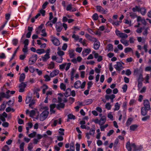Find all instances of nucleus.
Returning <instances> with one entry per match:
<instances>
[{"mask_svg":"<svg viewBox=\"0 0 151 151\" xmlns=\"http://www.w3.org/2000/svg\"><path fill=\"white\" fill-rule=\"evenodd\" d=\"M70 150L71 151H75V147L74 146V143H72L70 144Z\"/></svg>","mask_w":151,"mask_h":151,"instance_id":"62","label":"nucleus"},{"mask_svg":"<svg viewBox=\"0 0 151 151\" xmlns=\"http://www.w3.org/2000/svg\"><path fill=\"white\" fill-rule=\"evenodd\" d=\"M68 52L70 58H73L75 56L74 50L72 49H70L68 50Z\"/></svg>","mask_w":151,"mask_h":151,"instance_id":"22","label":"nucleus"},{"mask_svg":"<svg viewBox=\"0 0 151 151\" xmlns=\"http://www.w3.org/2000/svg\"><path fill=\"white\" fill-rule=\"evenodd\" d=\"M143 148L141 145H136L134 143H133V151H140Z\"/></svg>","mask_w":151,"mask_h":151,"instance_id":"15","label":"nucleus"},{"mask_svg":"<svg viewBox=\"0 0 151 151\" xmlns=\"http://www.w3.org/2000/svg\"><path fill=\"white\" fill-rule=\"evenodd\" d=\"M59 73V71L58 70L55 69L50 73V75L51 77L52 78L58 75Z\"/></svg>","mask_w":151,"mask_h":151,"instance_id":"19","label":"nucleus"},{"mask_svg":"<svg viewBox=\"0 0 151 151\" xmlns=\"http://www.w3.org/2000/svg\"><path fill=\"white\" fill-rule=\"evenodd\" d=\"M42 88H43L42 93L45 94L46 91L48 89V87L47 85L45 84L43 86Z\"/></svg>","mask_w":151,"mask_h":151,"instance_id":"46","label":"nucleus"},{"mask_svg":"<svg viewBox=\"0 0 151 151\" xmlns=\"http://www.w3.org/2000/svg\"><path fill=\"white\" fill-rule=\"evenodd\" d=\"M91 52V49L89 48L83 50L82 52V55L83 57H85L87 55Z\"/></svg>","mask_w":151,"mask_h":151,"instance_id":"21","label":"nucleus"},{"mask_svg":"<svg viewBox=\"0 0 151 151\" xmlns=\"http://www.w3.org/2000/svg\"><path fill=\"white\" fill-rule=\"evenodd\" d=\"M65 91L64 95L65 97H67L71 95V90L70 88H68Z\"/></svg>","mask_w":151,"mask_h":151,"instance_id":"27","label":"nucleus"},{"mask_svg":"<svg viewBox=\"0 0 151 151\" xmlns=\"http://www.w3.org/2000/svg\"><path fill=\"white\" fill-rule=\"evenodd\" d=\"M93 100L91 99H87L85 101V103L86 105H89L91 104L93 102Z\"/></svg>","mask_w":151,"mask_h":151,"instance_id":"43","label":"nucleus"},{"mask_svg":"<svg viewBox=\"0 0 151 151\" xmlns=\"http://www.w3.org/2000/svg\"><path fill=\"white\" fill-rule=\"evenodd\" d=\"M64 129H63L60 128L59 129V134L60 135H64Z\"/></svg>","mask_w":151,"mask_h":151,"instance_id":"50","label":"nucleus"},{"mask_svg":"<svg viewBox=\"0 0 151 151\" xmlns=\"http://www.w3.org/2000/svg\"><path fill=\"white\" fill-rule=\"evenodd\" d=\"M65 104L63 103H60L57 105V108L58 109H60L61 108H63Z\"/></svg>","mask_w":151,"mask_h":151,"instance_id":"39","label":"nucleus"},{"mask_svg":"<svg viewBox=\"0 0 151 151\" xmlns=\"http://www.w3.org/2000/svg\"><path fill=\"white\" fill-rule=\"evenodd\" d=\"M91 41L94 42L93 44V48L96 50H98L100 46V42L96 38H92V40H91Z\"/></svg>","mask_w":151,"mask_h":151,"instance_id":"7","label":"nucleus"},{"mask_svg":"<svg viewBox=\"0 0 151 151\" xmlns=\"http://www.w3.org/2000/svg\"><path fill=\"white\" fill-rule=\"evenodd\" d=\"M63 58L62 57H60V58H57V59L56 60V62L58 63H61L63 62Z\"/></svg>","mask_w":151,"mask_h":151,"instance_id":"57","label":"nucleus"},{"mask_svg":"<svg viewBox=\"0 0 151 151\" xmlns=\"http://www.w3.org/2000/svg\"><path fill=\"white\" fill-rule=\"evenodd\" d=\"M114 68L117 71H120L124 68L120 62H117L116 64L114 65Z\"/></svg>","mask_w":151,"mask_h":151,"instance_id":"12","label":"nucleus"},{"mask_svg":"<svg viewBox=\"0 0 151 151\" xmlns=\"http://www.w3.org/2000/svg\"><path fill=\"white\" fill-rule=\"evenodd\" d=\"M32 94H29L26 97L25 102L26 104H29V106L32 109L33 108V106L35 103V100L34 99H32Z\"/></svg>","mask_w":151,"mask_h":151,"instance_id":"2","label":"nucleus"},{"mask_svg":"<svg viewBox=\"0 0 151 151\" xmlns=\"http://www.w3.org/2000/svg\"><path fill=\"white\" fill-rule=\"evenodd\" d=\"M95 130V128L91 129H90V132H89L87 133H88L90 135L93 136L94 135Z\"/></svg>","mask_w":151,"mask_h":151,"instance_id":"38","label":"nucleus"},{"mask_svg":"<svg viewBox=\"0 0 151 151\" xmlns=\"http://www.w3.org/2000/svg\"><path fill=\"white\" fill-rule=\"evenodd\" d=\"M60 88L61 90L65 91L66 89V85L63 83H61L60 85Z\"/></svg>","mask_w":151,"mask_h":151,"instance_id":"34","label":"nucleus"},{"mask_svg":"<svg viewBox=\"0 0 151 151\" xmlns=\"http://www.w3.org/2000/svg\"><path fill=\"white\" fill-rule=\"evenodd\" d=\"M6 111L7 112H9L11 111L12 112H14L15 111V109H14L13 108H11L10 107H8L6 109Z\"/></svg>","mask_w":151,"mask_h":151,"instance_id":"44","label":"nucleus"},{"mask_svg":"<svg viewBox=\"0 0 151 151\" xmlns=\"http://www.w3.org/2000/svg\"><path fill=\"white\" fill-rule=\"evenodd\" d=\"M52 121H53V122H52V121H51L52 122L51 126L52 127L56 126L58 123L59 124H61V122L60 119H59L58 120H55Z\"/></svg>","mask_w":151,"mask_h":151,"instance_id":"20","label":"nucleus"},{"mask_svg":"<svg viewBox=\"0 0 151 151\" xmlns=\"http://www.w3.org/2000/svg\"><path fill=\"white\" fill-rule=\"evenodd\" d=\"M66 9L67 11L70 12H75L76 11V9L72 7L71 4H70L66 7Z\"/></svg>","mask_w":151,"mask_h":151,"instance_id":"13","label":"nucleus"},{"mask_svg":"<svg viewBox=\"0 0 151 151\" xmlns=\"http://www.w3.org/2000/svg\"><path fill=\"white\" fill-rule=\"evenodd\" d=\"M109 22L111 23L113 25H115L116 26H118L119 25L120 22L119 21H116L112 22H111L110 20L109 21Z\"/></svg>","mask_w":151,"mask_h":151,"instance_id":"45","label":"nucleus"},{"mask_svg":"<svg viewBox=\"0 0 151 151\" xmlns=\"http://www.w3.org/2000/svg\"><path fill=\"white\" fill-rule=\"evenodd\" d=\"M34 147L32 143H30L28 145V150H32Z\"/></svg>","mask_w":151,"mask_h":151,"instance_id":"58","label":"nucleus"},{"mask_svg":"<svg viewBox=\"0 0 151 151\" xmlns=\"http://www.w3.org/2000/svg\"><path fill=\"white\" fill-rule=\"evenodd\" d=\"M137 78L138 82H142L144 80V78L143 77V74L137 76Z\"/></svg>","mask_w":151,"mask_h":151,"instance_id":"33","label":"nucleus"},{"mask_svg":"<svg viewBox=\"0 0 151 151\" xmlns=\"http://www.w3.org/2000/svg\"><path fill=\"white\" fill-rule=\"evenodd\" d=\"M37 59V54H34L29 58V62L30 65H32L35 63Z\"/></svg>","mask_w":151,"mask_h":151,"instance_id":"9","label":"nucleus"},{"mask_svg":"<svg viewBox=\"0 0 151 151\" xmlns=\"http://www.w3.org/2000/svg\"><path fill=\"white\" fill-rule=\"evenodd\" d=\"M39 13H40V15L41 14L44 17L45 15V11L43 9H41L40 10Z\"/></svg>","mask_w":151,"mask_h":151,"instance_id":"61","label":"nucleus"},{"mask_svg":"<svg viewBox=\"0 0 151 151\" xmlns=\"http://www.w3.org/2000/svg\"><path fill=\"white\" fill-rule=\"evenodd\" d=\"M22 51L24 52V54L27 55V52H28V47L24 46V48H23Z\"/></svg>","mask_w":151,"mask_h":151,"instance_id":"42","label":"nucleus"},{"mask_svg":"<svg viewBox=\"0 0 151 151\" xmlns=\"http://www.w3.org/2000/svg\"><path fill=\"white\" fill-rule=\"evenodd\" d=\"M132 121V119L130 118L128 119L126 125L127 126H129L131 124Z\"/></svg>","mask_w":151,"mask_h":151,"instance_id":"49","label":"nucleus"},{"mask_svg":"<svg viewBox=\"0 0 151 151\" xmlns=\"http://www.w3.org/2000/svg\"><path fill=\"white\" fill-rule=\"evenodd\" d=\"M51 77L50 76L48 75H45L44 76V78L45 79V81L46 82L50 81L51 80Z\"/></svg>","mask_w":151,"mask_h":151,"instance_id":"35","label":"nucleus"},{"mask_svg":"<svg viewBox=\"0 0 151 151\" xmlns=\"http://www.w3.org/2000/svg\"><path fill=\"white\" fill-rule=\"evenodd\" d=\"M27 86L26 82H22L19 85V92H24L25 91V88Z\"/></svg>","mask_w":151,"mask_h":151,"instance_id":"11","label":"nucleus"},{"mask_svg":"<svg viewBox=\"0 0 151 151\" xmlns=\"http://www.w3.org/2000/svg\"><path fill=\"white\" fill-rule=\"evenodd\" d=\"M55 63L54 62L51 61L48 65L47 68L49 69H52L55 68Z\"/></svg>","mask_w":151,"mask_h":151,"instance_id":"23","label":"nucleus"},{"mask_svg":"<svg viewBox=\"0 0 151 151\" xmlns=\"http://www.w3.org/2000/svg\"><path fill=\"white\" fill-rule=\"evenodd\" d=\"M120 107V105L118 102L116 103L114 105V111L118 110Z\"/></svg>","mask_w":151,"mask_h":151,"instance_id":"37","label":"nucleus"},{"mask_svg":"<svg viewBox=\"0 0 151 151\" xmlns=\"http://www.w3.org/2000/svg\"><path fill=\"white\" fill-rule=\"evenodd\" d=\"M12 116L11 114L7 115V114L5 112L0 114V119L3 122H5V118H7L9 120L11 119Z\"/></svg>","mask_w":151,"mask_h":151,"instance_id":"6","label":"nucleus"},{"mask_svg":"<svg viewBox=\"0 0 151 151\" xmlns=\"http://www.w3.org/2000/svg\"><path fill=\"white\" fill-rule=\"evenodd\" d=\"M126 147L128 151H132V148L129 141L127 142Z\"/></svg>","mask_w":151,"mask_h":151,"instance_id":"32","label":"nucleus"},{"mask_svg":"<svg viewBox=\"0 0 151 151\" xmlns=\"http://www.w3.org/2000/svg\"><path fill=\"white\" fill-rule=\"evenodd\" d=\"M68 119H75V116L72 114H69L68 115Z\"/></svg>","mask_w":151,"mask_h":151,"instance_id":"51","label":"nucleus"},{"mask_svg":"<svg viewBox=\"0 0 151 151\" xmlns=\"http://www.w3.org/2000/svg\"><path fill=\"white\" fill-rule=\"evenodd\" d=\"M97 11L103 14H106L107 12V9L105 10L100 6H96Z\"/></svg>","mask_w":151,"mask_h":151,"instance_id":"14","label":"nucleus"},{"mask_svg":"<svg viewBox=\"0 0 151 151\" xmlns=\"http://www.w3.org/2000/svg\"><path fill=\"white\" fill-rule=\"evenodd\" d=\"M25 77V75L24 73H22L20 75L19 80L20 82H22L24 80Z\"/></svg>","mask_w":151,"mask_h":151,"instance_id":"36","label":"nucleus"},{"mask_svg":"<svg viewBox=\"0 0 151 151\" xmlns=\"http://www.w3.org/2000/svg\"><path fill=\"white\" fill-rule=\"evenodd\" d=\"M107 116L111 120H113V116L112 115V112H110L108 114Z\"/></svg>","mask_w":151,"mask_h":151,"instance_id":"53","label":"nucleus"},{"mask_svg":"<svg viewBox=\"0 0 151 151\" xmlns=\"http://www.w3.org/2000/svg\"><path fill=\"white\" fill-rule=\"evenodd\" d=\"M93 121L96 124H99L100 126L103 125L106 121V117L105 116H103L101 117L99 120L98 119H95L93 120Z\"/></svg>","mask_w":151,"mask_h":151,"instance_id":"4","label":"nucleus"},{"mask_svg":"<svg viewBox=\"0 0 151 151\" xmlns=\"http://www.w3.org/2000/svg\"><path fill=\"white\" fill-rule=\"evenodd\" d=\"M143 105L144 107H143L147 109L151 110L150 103L148 100L145 99L144 101Z\"/></svg>","mask_w":151,"mask_h":151,"instance_id":"16","label":"nucleus"},{"mask_svg":"<svg viewBox=\"0 0 151 151\" xmlns=\"http://www.w3.org/2000/svg\"><path fill=\"white\" fill-rule=\"evenodd\" d=\"M120 34L119 37L122 39H126L128 37L127 35L125 33H121Z\"/></svg>","mask_w":151,"mask_h":151,"instance_id":"40","label":"nucleus"},{"mask_svg":"<svg viewBox=\"0 0 151 151\" xmlns=\"http://www.w3.org/2000/svg\"><path fill=\"white\" fill-rule=\"evenodd\" d=\"M99 18L98 15L96 13L93 14L92 16L93 19L95 21L97 20Z\"/></svg>","mask_w":151,"mask_h":151,"instance_id":"52","label":"nucleus"},{"mask_svg":"<svg viewBox=\"0 0 151 151\" xmlns=\"http://www.w3.org/2000/svg\"><path fill=\"white\" fill-rule=\"evenodd\" d=\"M139 12H140L142 15L144 16L146 13V10L144 7L140 8Z\"/></svg>","mask_w":151,"mask_h":151,"instance_id":"29","label":"nucleus"},{"mask_svg":"<svg viewBox=\"0 0 151 151\" xmlns=\"http://www.w3.org/2000/svg\"><path fill=\"white\" fill-rule=\"evenodd\" d=\"M34 68L32 66H30L29 67V70L30 72L32 73H33L35 70H36V69Z\"/></svg>","mask_w":151,"mask_h":151,"instance_id":"63","label":"nucleus"},{"mask_svg":"<svg viewBox=\"0 0 151 151\" xmlns=\"http://www.w3.org/2000/svg\"><path fill=\"white\" fill-rule=\"evenodd\" d=\"M51 40L53 44L55 46H58L60 44L59 40L53 36H50Z\"/></svg>","mask_w":151,"mask_h":151,"instance_id":"10","label":"nucleus"},{"mask_svg":"<svg viewBox=\"0 0 151 151\" xmlns=\"http://www.w3.org/2000/svg\"><path fill=\"white\" fill-rule=\"evenodd\" d=\"M150 110V109H147L145 108L144 107H142L141 108V114L143 116L146 115L147 114V111Z\"/></svg>","mask_w":151,"mask_h":151,"instance_id":"24","label":"nucleus"},{"mask_svg":"<svg viewBox=\"0 0 151 151\" xmlns=\"http://www.w3.org/2000/svg\"><path fill=\"white\" fill-rule=\"evenodd\" d=\"M29 43V40L27 39H25L23 42L24 47H27Z\"/></svg>","mask_w":151,"mask_h":151,"instance_id":"60","label":"nucleus"},{"mask_svg":"<svg viewBox=\"0 0 151 151\" xmlns=\"http://www.w3.org/2000/svg\"><path fill=\"white\" fill-rule=\"evenodd\" d=\"M18 40L17 39H14L12 41V43L14 46H16L18 43Z\"/></svg>","mask_w":151,"mask_h":151,"instance_id":"54","label":"nucleus"},{"mask_svg":"<svg viewBox=\"0 0 151 151\" xmlns=\"http://www.w3.org/2000/svg\"><path fill=\"white\" fill-rule=\"evenodd\" d=\"M55 28L57 32H61L63 28L62 24V23L60 22L57 23L56 24Z\"/></svg>","mask_w":151,"mask_h":151,"instance_id":"18","label":"nucleus"},{"mask_svg":"<svg viewBox=\"0 0 151 151\" xmlns=\"http://www.w3.org/2000/svg\"><path fill=\"white\" fill-rule=\"evenodd\" d=\"M140 9L139 6H136L134 7L133 8V11L134 12H139Z\"/></svg>","mask_w":151,"mask_h":151,"instance_id":"48","label":"nucleus"},{"mask_svg":"<svg viewBox=\"0 0 151 151\" xmlns=\"http://www.w3.org/2000/svg\"><path fill=\"white\" fill-rule=\"evenodd\" d=\"M33 126V124L31 122H28L27 123V127H26V129H29L31 128Z\"/></svg>","mask_w":151,"mask_h":151,"instance_id":"59","label":"nucleus"},{"mask_svg":"<svg viewBox=\"0 0 151 151\" xmlns=\"http://www.w3.org/2000/svg\"><path fill=\"white\" fill-rule=\"evenodd\" d=\"M49 113L48 111L47 110L44 111L42 112L40 115V120L41 121H43L45 120L47 117Z\"/></svg>","mask_w":151,"mask_h":151,"instance_id":"8","label":"nucleus"},{"mask_svg":"<svg viewBox=\"0 0 151 151\" xmlns=\"http://www.w3.org/2000/svg\"><path fill=\"white\" fill-rule=\"evenodd\" d=\"M143 71L142 70L136 69L134 70V75L137 77L140 75L143 74Z\"/></svg>","mask_w":151,"mask_h":151,"instance_id":"17","label":"nucleus"},{"mask_svg":"<svg viewBox=\"0 0 151 151\" xmlns=\"http://www.w3.org/2000/svg\"><path fill=\"white\" fill-rule=\"evenodd\" d=\"M86 84L85 81L83 82L81 84V81L79 80L76 81L74 83V87L76 89L80 88L81 89L83 88L85 86Z\"/></svg>","mask_w":151,"mask_h":151,"instance_id":"3","label":"nucleus"},{"mask_svg":"<svg viewBox=\"0 0 151 151\" xmlns=\"http://www.w3.org/2000/svg\"><path fill=\"white\" fill-rule=\"evenodd\" d=\"M42 34H41L42 36L43 37H46L47 35V34L45 32V29H42L41 31Z\"/></svg>","mask_w":151,"mask_h":151,"instance_id":"56","label":"nucleus"},{"mask_svg":"<svg viewBox=\"0 0 151 151\" xmlns=\"http://www.w3.org/2000/svg\"><path fill=\"white\" fill-rule=\"evenodd\" d=\"M43 24H41L38 28L36 29V33L37 34H39L40 33L42 29L43 28Z\"/></svg>","mask_w":151,"mask_h":151,"instance_id":"28","label":"nucleus"},{"mask_svg":"<svg viewBox=\"0 0 151 151\" xmlns=\"http://www.w3.org/2000/svg\"><path fill=\"white\" fill-rule=\"evenodd\" d=\"M120 41L122 44L126 46L129 45V42L126 40L122 39L120 40Z\"/></svg>","mask_w":151,"mask_h":151,"instance_id":"31","label":"nucleus"},{"mask_svg":"<svg viewBox=\"0 0 151 151\" xmlns=\"http://www.w3.org/2000/svg\"><path fill=\"white\" fill-rule=\"evenodd\" d=\"M57 50V53L58 55L60 57H62L65 54L64 52L61 50V48L59 47H58Z\"/></svg>","mask_w":151,"mask_h":151,"instance_id":"25","label":"nucleus"},{"mask_svg":"<svg viewBox=\"0 0 151 151\" xmlns=\"http://www.w3.org/2000/svg\"><path fill=\"white\" fill-rule=\"evenodd\" d=\"M50 57V55L45 54L44 56H42L41 57V59L43 61L46 62Z\"/></svg>","mask_w":151,"mask_h":151,"instance_id":"26","label":"nucleus"},{"mask_svg":"<svg viewBox=\"0 0 151 151\" xmlns=\"http://www.w3.org/2000/svg\"><path fill=\"white\" fill-rule=\"evenodd\" d=\"M45 52V50L43 49H38L36 50V53L39 55L43 54Z\"/></svg>","mask_w":151,"mask_h":151,"instance_id":"30","label":"nucleus"},{"mask_svg":"<svg viewBox=\"0 0 151 151\" xmlns=\"http://www.w3.org/2000/svg\"><path fill=\"white\" fill-rule=\"evenodd\" d=\"M36 134V132H33L32 133L28 134V136L30 137H33Z\"/></svg>","mask_w":151,"mask_h":151,"instance_id":"64","label":"nucleus"},{"mask_svg":"<svg viewBox=\"0 0 151 151\" xmlns=\"http://www.w3.org/2000/svg\"><path fill=\"white\" fill-rule=\"evenodd\" d=\"M111 107V106L109 103H107L105 105V108L108 110H110Z\"/></svg>","mask_w":151,"mask_h":151,"instance_id":"47","label":"nucleus"},{"mask_svg":"<svg viewBox=\"0 0 151 151\" xmlns=\"http://www.w3.org/2000/svg\"><path fill=\"white\" fill-rule=\"evenodd\" d=\"M71 63H64L59 66V69L61 70H63L65 69L66 71H67L70 68Z\"/></svg>","mask_w":151,"mask_h":151,"instance_id":"5","label":"nucleus"},{"mask_svg":"<svg viewBox=\"0 0 151 151\" xmlns=\"http://www.w3.org/2000/svg\"><path fill=\"white\" fill-rule=\"evenodd\" d=\"M150 78V76H149L148 74H147L146 76L144 78L145 79V81H144V83H149V80Z\"/></svg>","mask_w":151,"mask_h":151,"instance_id":"41","label":"nucleus"},{"mask_svg":"<svg viewBox=\"0 0 151 151\" xmlns=\"http://www.w3.org/2000/svg\"><path fill=\"white\" fill-rule=\"evenodd\" d=\"M108 51H112L113 50V45L110 44H109L107 45Z\"/></svg>","mask_w":151,"mask_h":151,"instance_id":"55","label":"nucleus"},{"mask_svg":"<svg viewBox=\"0 0 151 151\" xmlns=\"http://www.w3.org/2000/svg\"><path fill=\"white\" fill-rule=\"evenodd\" d=\"M53 14L52 12L49 13V21L46 23L45 25L47 26H49L52 27L53 24H55L57 22L58 19L56 17L53 18Z\"/></svg>","mask_w":151,"mask_h":151,"instance_id":"1","label":"nucleus"}]
</instances>
